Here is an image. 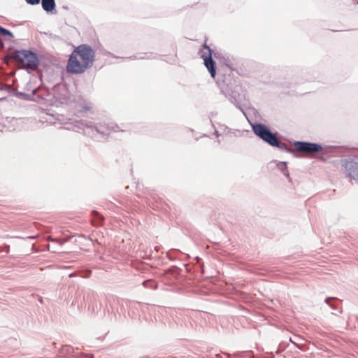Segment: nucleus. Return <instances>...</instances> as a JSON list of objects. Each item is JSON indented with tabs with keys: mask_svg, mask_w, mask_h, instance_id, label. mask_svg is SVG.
Segmentation results:
<instances>
[{
	"mask_svg": "<svg viewBox=\"0 0 358 358\" xmlns=\"http://www.w3.org/2000/svg\"><path fill=\"white\" fill-rule=\"evenodd\" d=\"M95 56L94 50L88 44L74 47L67 59L66 71L74 75L83 73L93 66Z\"/></svg>",
	"mask_w": 358,
	"mask_h": 358,
	"instance_id": "f257e3e1",
	"label": "nucleus"
},
{
	"mask_svg": "<svg viewBox=\"0 0 358 358\" xmlns=\"http://www.w3.org/2000/svg\"><path fill=\"white\" fill-rule=\"evenodd\" d=\"M217 83L222 94L227 98L231 103L239 108L242 112V102L245 100V95L241 85L240 80L234 78L231 73L222 75Z\"/></svg>",
	"mask_w": 358,
	"mask_h": 358,
	"instance_id": "f03ea898",
	"label": "nucleus"
},
{
	"mask_svg": "<svg viewBox=\"0 0 358 358\" xmlns=\"http://www.w3.org/2000/svg\"><path fill=\"white\" fill-rule=\"evenodd\" d=\"M252 132L268 145L278 148L279 150L287 153H292L293 150L285 143H281L278 140L280 136L278 131H272L269 126L259 122H255L251 124Z\"/></svg>",
	"mask_w": 358,
	"mask_h": 358,
	"instance_id": "7ed1b4c3",
	"label": "nucleus"
},
{
	"mask_svg": "<svg viewBox=\"0 0 358 358\" xmlns=\"http://www.w3.org/2000/svg\"><path fill=\"white\" fill-rule=\"evenodd\" d=\"M14 57L23 65L22 69L28 73L36 71L41 64L38 55L30 49L15 50Z\"/></svg>",
	"mask_w": 358,
	"mask_h": 358,
	"instance_id": "20e7f679",
	"label": "nucleus"
},
{
	"mask_svg": "<svg viewBox=\"0 0 358 358\" xmlns=\"http://www.w3.org/2000/svg\"><path fill=\"white\" fill-rule=\"evenodd\" d=\"M201 57L203 60V64L211 78H215L217 75V64L213 58V50L205 42L200 50Z\"/></svg>",
	"mask_w": 358,
	"mask_h": 358,
	"instance_id": "39448f33",
	"label": "nucleus"
},
{
	"mask_svg": "<svg viewBox=\"0 0 358 358\" xmlns=\"http://www.w3.org/2000/svg\"><path fill=\"white\" fill-rule=\"evenodd\" d=\"M341 165L347 173V176L358 182V157L349 156L341 159Z\"/></svg>",
	"mask_w": 358,
	"mask_h": 358,
	"instance_id": "423d86ee",
	"label": "nucleus"
},
{
	"mask_svg": "<svg viewBox=\"0 0 358 358\" xmlns=\"http://www.w3.org/2000/svg\"><path fill=\"white\" fill-rule=\"evenodd\" d=\"M293 144L296 150L310 154L320 153L324 149L323 145L319 143L295 141Z\"/></svg>",
	"mask_w": 358,
	"mask_h": 358,
	"instance_id": "0eeeda50",
	"label": "nucleus"
},
{
	"mask_svg": "<svg viewBox=\"0 0 358 358\" xmlns=\"http://www.w3.org/2000/svg\"><path fill=\"white\" fill-rule=\"evenodd\" d=\"M268 165L271 169H273V167L278 168L287 178L289 180H291L287 168V163L286 162L273 160L268 164Z\"/></svg>",
	"mask_w": 358,
	"mask_h": 358,
	"instance_id": "6e6552de",
	"label": "nucleus"
},
{
	"mask_svg": "<svg viewBox=\"0 0 358 358\" xmlns=\"http://www.w3.org/2000/svg\"><path fill=\"white\" fill-rule=\"evenodd\" d=\"M41 2L43 9L47 13H57L55 0H41Z\"/></svg>",
	"mask_w": 358,
	"mask_h": 358,
	"instance_id": "1a4fd4ad",
	"label": "nucleus"
},
{
	"mask_svg": "<svg viewBox=\"0 0 358 358\" xmlns=\"http://www.w3.org/2000/svg\"><path fill=\"white\" fill-rule=\"evenodd\" d=\"M62 353L64 355L71 356V357H72L73 358H94V355H74V349L71 346H70V345H66V346L63 347V348L62 350Z\"/></svg>",
	"mask_w": 358,
	"mask_h": 358,
	"instance_id": "9d476101",
	"label": "nucleus"
},
{
	"mask_svg": "<svg viewBox=\"0 0 358 358\" xmlns=\"http://www.w3.org/2000/svg\"><path fill=\"white\" fill-rule=\"evenodd\" d=\"M92 223L94 225L99 226L103 223V217L97 211H92Z\"/></svg>",
	"mask_w": 358,
	"mask_h": 358,
	"instance_id": "9b49d317",
	"label": "nucleus"
},
{
	"mask_svg": "<svg viewBox=\"0 0 358 358\" xmlns=\"http://www.w3.org/2000/svg\"><path fill=\"white\" fill-rule=\"evenodd\" d=\"M325 303L329 305L333 310H337L338 313H341L338 308L339 301L338 299L335 297H327Z\"/></svg>",
	"mask_w": 358,
	"mask_h": 358,
	"instance_id": "f8f14e48",
	"label": "nucleus"
},
{
	"mask_svg": "<svg viewBox=\"0 0 358 358\" xmlns=\"http://www.w3.org/2000/svg\"><path fill=\"white\" fill-rule=\"evenodd\" d=\"M233 356L235 358H243L246 357H250V358H258L255 357L254 352L252 350L237 351L233 354Z\"/></svg>",
	"mask_w": 358,
	"mask_h": 358,
	"instance_id": "ddd939ff",
	"label": "nucleus"
},
{
	"mask_svg": "<svg viewBox=\"0 0 358 358\" xmlns=\"http://www.w3.org/2000/svg\"><path fill=\"white\" fill-rule=\"evenodd\" d=\"M94 130L96 133L100 134L103 136H108L109 134V127H104L101 124H96Z\"/></svg>",
	"mask_w": 358,
	"mask_h": 358,
	"instance_id": "4468645a",
	"label": "nucleus"
},
{
	"mask_svg": "<svg viewBox=\"0 0 358 358\" xmlns=\"http://www.w3.org/2000/svg\"><path fill=\"white\" fill-rule=\"evenodd\" d=\"M34 93L35 90H34L31 94H27L25 92L17 91L15 93V96L20 99L30 101L33 99Z\"/></svg>",
	"mask_w": 358,
	"mask_h": 358,
	"instance_id": "2eb2a0df",
	"label": "nucleus"
},
{
	"mask_svg": "<svg viewBox=\"0 0 358 358\" xmlns=\"http://www.w3.org/2000/svg\"><path fill=\"white\" fill-rule=\"evenodd\" d=\"M142 285L145 288H149L152 289H157L158 288V285L152 279L145 280L142 282Z\"/></svg>",
	"mask_w": 358,
	"mask_h": 358,
	"instance_id": "dca6fc26",
	"label": "nucleus"
},
{
	"mask_svg": "<svg viewBox=\"0 0 358 358\" xmlns=\"http://www.w3.org/2000/svg\"><path fill=\"white\" fill-rule=\"evenodd\" d=\"M180 252L178 250L171 249L167 252V257L170 260L174 261L178 258L177 255Z\"/></svg>",
	"mask_w": 358,
	"mask_h": 358,
	"instance_id": "f3484780",
	"label": "nucleus"
},
{
	"mask_svg": "<svg viewBox=\"0 0 358 358\" xmlns=\"http://www.w3.org/2000/svg\"><path fill=\"white\" fill-rule=\"evenodd\" d=\"M221 63L227 66L229 69H232L233 64L229 57L224 56L221 61Z\"/></svg>",
	"mask_w": 358,
	"mask_h": 358,
	"instance_id": "a211bd4d",
	"label": "nucleus"
},
{
	"mask_svg": "<svg viewBox=\"0 0 358 358\" xmlns=\"http://www.w3.org/2000/svg\"><path fill=\"white\" fill-rule=\"evenodd\" d=\"M108 127H109V131H124V129H122L120 128V126L117 124H108Z\"/></svg>",
	"mask_w": 358,
	"mask_h": 358,
	"instance_id": "6ab92c4d",
	"label": "nucleus"
},
{
	"mask_svg": "<svg viewBox=\"0 0 358 358\" xmlns=\"http://www.w3.org/2000/svg\"><path fill=\"white\" fill-rule=\"evenodd\" d=\"M81 124L87 128L94 129V126L96 125V124H94L93 122L85 120H81Z\"/></svg>",
	"mask_w": 358,
	"mask_h": 358,
	"instance_id": "aec40b11",
	"label": "nucleus"
},
{
	"mask_svg": "<svg viewBox=\"0 0 358 358\" xmlns=\"http://www.w3.org/2000/svg\"><path fill=\"white\" fill-rule=\"evenodd\" d=\"M196 261V264L199 265V268L201 274L204 273V266L203 264L201 262V259L199 257L196 256L195 258Z\"/></svg>",
	"mask_w": 358,
	"mask_h": 358,
	"instance_id": "412c9836",
	"label": "nucleus"
},
{
	"mask_svg": "<svg viewBox=\"0 0 358 358\" xmlns=\"http://www.w3.org/2000/svg\"><path fill=\"white\" fill-rule=\"evenodd\" d=\"M213 56L215 59H218L220 62L222 60L223 57H224V55L222 52H220L219 51H215V52L214 50H213Z\"/></svg>",
	"mask_w": 358,
	"mask_h": 358,
	"instance_id": "4be33fe9",
	"label": "nucleus"
},
{
	"mask_svg": "<svg viewBox=\"0 0 358 358\" xmlns=\"http://www.w3.org/2000/svg\"><path fill=\"white\" fill-rule=\"evenodd\" d=\"M70 237H68L66 238L65 240H62V239H59V238H52V242H55V243H59L60 245H62L64 243H66V241H68L69 240Z\"/></svg>",
	"mask_w": 358,
	"mask_h": 358,
	"instance_id": "5701e85b",
	"label": "nucleus"
},
{
	"mask_svg": "<svg viewBox=\"0 0 358 358\" xmlns=\"http://www.w3.org/2000/svg\"><path fill=\"white\" fill-rule=\"evenodd\" d=\"M171 273H172V275H179L180 272V268H178V266H172L171 268H170Z\"/></svg>",
	"mask_w": 358,
	"mask_h": 358,
	"instance_id": "b1692460",
	"label": "nucleus"
},
{
	"mask_svg": "<svg viewBox=\"0 0 358 358\" xmlns=\"http://www.w3.org/2000/svg\"><path fill=\"white\" fill-rule=\"evenodd\" d=\"M10 250V245L7 244H3L2 246H0V251L4 252L8 254Z\"/></svg>",
	"mask_w": 358,
	"mask_h": 358,
	"instance_id": "393cba45",
	"label": "nucleus"
},
{
	"mask_svg": "<svg viewBox=\"0 0 358 358\" xmlns=\"http://www.w3.org/2000/svg\"><path fill=\"white\" fill-rule=\"evenodd\" d=\"M27 4L35 6L40 3L41 0H25Z\"/></svg>",
	"mask_w": 358,
	"mask_h": 358,
	"instance_id": "a878e982",
	"label": "nucleus"
},
{
	"mask_svg": "<svg viewBox=\"0 0 358 358\" xmlns=\"http://www.w3.org/2000/svg\"><path fill=\"white\" fill-rule=\"evenodd\" d=\"M2 36H9V37L13 38L14 35H13V32H11L9 29H5Z\"/></svg>",
	"mask_w": 358,
	"mask_h": 358,
	"instance_id": "bb28decb",
	"label": "nucleus"
},
{
	"mask_svg": "<svg viewBox=\"0 0 358 358\" xmlns=\"http://www.w3.org/2000/svg\"><path fill=\"white\" fill-rule=\"evenodd\" d=\"M222 127H224V133H226L227 131V134H231V133H232V132H231V129H229L228 127L224 126V125H223Z\"/></svg>",
	"mask_w": 358,
	"mask_h": 358,
	"instance_id": "cd10ccee",
	"label": "nucleus"
},
{
	"mask_svg": "<svg viewBox=\"0 0 358 358\" xmlns=\"http://www.w3.org/2000/svg\"><path fill=\"white\" fill-rule=\"evenodd\" d=\"M104 54H105V55H109V56H110L111 57H114V58H119V57H117V56L115 55L113 53L110 52H106Z\"/></svg>",
	"mask_w": 358,
	"mask_h": 358,
	"instance_id": "c85d7f7f",
	"label": "nucleus"
},
{
	"mask_svg": "<svg viewBox=\"0 0 358 358\" xmlns=\"http://www.w3.org/2000/svg\"><path fill=\"white\" fill-rule=\"evenodd\" d=\"M5 29L6 28H4L1 25H0V36H3Z\"/></svg>",
	"mask_w": 358,
	"mask_h": 358,
	"instance_id": "c756f323",
	"label": "nucleus"
},
{
	"mask_svg": "<svg viewBox=\"0 0 358 358\" xmlns=\"http://www.w3.org/2000/svg\"><path fill=\"white\" fill-rule=\"evenodd\" d=\"M83 108L84 110L87 111V110H89L90 109V107L85 105V106H83Z\"/></svg>",
	"mask_w": 358,
	"mask_h": 358,
	"instance_id": "7c9ffc66",
	"label": "nucleus"
},
{
	"mask_svg": "<svg viewBox=\"0 0 358 358\" xmlns=\"http://www.w3.org/2000/svg\"><path fill=\"white\" fill-rule=\"evenodd\" d=\"M125 59H137V57L135 56V55H133L131 57H125Z\"/></svg>",
	"mask_w": 358,
	"mask_h": 358,
	"instance_id": "2f4dec72",
	"label": "nucleus"
},
{
	"mask_svg": "<svg viewBox=\"0 0 358 358\" xmlns=\"http://www.w3.org/2000/svg\"><path fill=\"white\" fill-rule=\"evenodd\" d=\"M289 341H290V342H292L294 345H296L298 348L301 349L300 346H299V345H298L296 343H294V342L293 341V340H292V338H289Z\"/></svg>",
	"mask_w": 358,
	"mask_h": 358,
	"instance_id": "473e14b6",
	"label": "nucleus"
},
{
	"mask_svg": "<svg viewBox=\"0 0 358 358\" xmlns=\"http://www.w3.org/2000/svg\"><path fill=\"white\" fill-rule=\"evenodd\" d=\"M224 355H227L228 358H231V355L228 352H222Z\"/></svg>",
	"mask_w": 358,
	"mask_h": 358,
	"instance_id": "72a5a7b5",
	"label": "nucleus"
},
{
	"mask_svg": "<svg viewBox=\"0 0 358 358\" xmlns=\"http://www.w3.org/2000/svg\"><path fill=\"white\" fill-rule=\"evenodd\" d=\"M214 134H215L217 137H218V136H220V133H219V131H217V130H215V131Z\"/></svg>",
	"mask_w": 358,
	"mask_h": 358,
	"instance_id": "f704fd0d",
	"label": "nucleus"
},
{
	"mask_svg": "<svg viewBox=\"0 0 358 358\" xmlns=\"http://www.w3.org/2000/svg\"><path fill=\"white\" fill-rule=\"evenodd\" d=\"M215 358H222V356L220 354L215 355Z\"/></svg>",
	"mask_w": 358,
	"mask_h": 358,
	"instance_id": "c9c22d12",
	"label": "nucleus"
},
{
	"mask_svg": "<svg viewBox=\"0 0 358 358\" xmlns=\"http://www.w3.org/2000/svg\"><path fill=\"white\" fill-rule=\"evenodd\" d=\"M62 8L66 10H67L69 8L67 6H63Z\"/></svg>",
	"mask_w": 358,
	"mask_h": 358,
	"instance_id": "e433bc0d",
	"label": "nucleus"
},
{
	"mask_svg": "<svg viewBox=\"0 0 358 358\" xmlns=\"http://www.w3.org/2000/svg\"><path fill=\"white\" fill-rule=\"evenodd\" d=\"M281 352V350L278 349L277 351H276V353L278 354Z\"/></svg>",
	"mask_w": 358,
	"mask_h": 358,
	"instance_id": "4c0bfd02",
	"label": "nucleus"
},
{
	"mask_svg": "<svg viewBox=\"0 0 358 358\" xmlns=\"http://www.w3.org/2000/svg\"><path fill=\"white\" fill-rule=\"evenodd\" d=\"M217 142L218 143H220V139H217Z\"/></svg>",
	"mask_w": 358,
	"mask_h": 358,
	"instance_id": "58836bf2",
	"label": "nucleus"
},
{
	"mask_svg": "<svg viewBox=\"0 0 358 358\" xmlns=\"http://www.w3.org/2000/svg\"><path fill=\"white\" fill-rule=\"evenodd\" d=\"M357 3H358V1H357Z\"/></svg>",
	"mask_w": 358,
	"mask_h": 358,
	"instance_id": "ea45409f",
	"label": "nucleus"
}]
</instances>
